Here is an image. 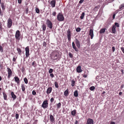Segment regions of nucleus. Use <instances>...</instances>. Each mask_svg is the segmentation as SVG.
Wrapping results in <instances>:
<instances>
[{"instance_id": "obj_35", "label": "nucleus", "mask_w": 124, "mask_h": 124, "mask_svg": "<svg viewBox=\"0 0 124 124\" xmlns=\"http://www.w3.org/2000/svg\"><path fill=\"white\" fill-rule=\"evenodd\" d=\"M81 30V29L79 27L77 28L76 29V31L78 32H79Z\"/></svg>"}, {"instance_id": "obj_57", "label": "nucleus", "mask_w": 124, "mask_h": 124, "mask_svg": "<svg viewBox=\"0 0 124 124\" xmlns=\"http://www.w3.org/2000/svg\"><path fill=\"white\" fill-rule=\"evenodd\" d=\"M122 93L121 92H120L119 93V95H121L122 94Z\"/></svg>"}, {"instance_id": "obj_55", "label": "nucleus", "mask_w": 124, "mask_h": 124, "mask_svg": "<svg viewBox=\"0 0 124 124\" xmlns=\"http://www.w3.org/2000/svg\"><path fill=\"white\" fill-rule=\"evenodd\" d=\"M110 124H115V123L114 122H111L110 123Z\"/></svg>"}, {"instance_id": "obj_31", "label": "nucleus", "mask_w": 124, "mask_h": 124, "mask_svg": "<svg viewBox=\"0 0 124 124\" xmlns=\"http://www.w3.org/2000/svg\"><path fill=\"white\" fill-rule=\"evenodd\" d=\"M1 5V7L2 8L3 10H4L5 9L4 6V3H0Z\"/></svg>"}, {"instance_id": "obj_18", "label": "nucleus", "mask_w": 124, "mask_h": 124, "mask_svg": "<svg viewBox=\"0 0 124 124\" xmlns=\"http://www.w3.org/2000/svg\"><path fill=\"white\" fill-rule=\"evenodd\" d=\"M52 91V88L51 87H48L46 91V93L47 94L50 93Z\"/></svg>"}, {"instance_id": "obj_53", "label": "nucleus", "mask_w": 124, "mask_h": 124, "mask_svg": "<svg viewBox=\"0 0 124 124\" xmlns=\"http://www.w3.org/2000/svg\"><path fill=\"white\" fill-rule=\"evenodd\" d=\"M16 60V58L15 57H14L13 58V61L15 62Z\"/></svg>"}, {"instance_id": "obj_32", "label": "nucleus", "mask_w": 124, "mask_h": 124, "mask_svg": "<svg viewBox=\"0 0 124 124\" xmlns=\"http://www.w3.org/2000/svg\"><path fill=\"white\" fill-rule=\"evenodd\" d=\"M71 85L72 86H74L75 85V82L74 80H72L71 81Z\"/></svg>"}, {"instance_id": "obj_3", "label": "nucleus", "mask_w": 124, "mask_h": 124, "mask_svg": "<svg viewBox=\"0 0 124 124\" xmlns=\"http://www.w3.org/2000/svg\"><path fill=\"white\" fill-rule=\"evenodd\" d=\"M57 19L60 21H62L64 19L63 16L61 13H59L57 16Z\"/></svg>"}, {"instance_id": "obj_10", "label": "nucleus", "mask_w": 124, "mask_h": 124, "mask_svg": "<svg viewBox=\"0 0 124 124\" xmlns=\"http://www.w3.org/2000/svg\"><path fill=\"white\" fill-rule=\"evenodd\" d=\"M93 120L91 119L88 118L87 120L86 124H93Z\"/></svg>"}, {"instance_id": "obj_11", "label": "nucleus", "mask_w": 124, "mask_h": 124, "mask_svg": "<svg viewBox=\"0 0 124 124\" xmlns=\"http://www.w3.org/2000/svg\"><path fill=\"white\" fill-rule=\"evenodd\" d=\"M7 69L8 72V78H9L12 75V72L10 69L9 68H8Z\"/></svg>"}, {"instance_id": "obj_15", "label": "nucleus", "mask_w": 124, "mask_h": 124, "mask_svg": "<svg viewBox=\"0 0 124 124\" xmlns=\"http://www.w3.org/2000/svg\"><path fill=\"white\" fill-rule=\"evenodd\" d=\"M50 121L51 122L53 123L54 122V118L52 115H50Z\"/></svg>"}, {"instance_id": "obj_26", "label": "nucleus", "mask_w": 124, "mask_h": 124, "mask_svg": "<svg viewBox=\"0 0 124 124\" xmlns=\"http://www.w3.org/2000/svg\"><path fill=\"white\" fill-rule=\"evenodd\" d=\"M42 30L43 31H45L46 29V25L44 24H43L42 25Z\"/></svg>"}, {"instance_id": "obj_28", "label": "nucleus", "mask_w": 124, "mask_h": 124, "mask_svg": "<svg viewBox=\"0 0 124 124\" xmlns=\"http://www.w3.org/2000/svg\"><path fill=\"white\" fill-rule=\"evenodd\" d=\"M76 113V111L75 110H74L72 111L71 112V114L73 116H75Z\"/></svg>"}, {"instance_id": "obj_62", "label": "nucleus", "mask_w": 124, "mask_h": 124, "mask_svg": "<svg viewBox=\"0 0 124 124\" xmlns=\"http://www.w3.org/2000/svg\"><path fill=\"white\" fill-rule=\"evenodd\" d=\"M1 89V88H0V90Z\"/></svg>"}, {"instance_id": "obj_46", "label": "nucleus", "mask_w": 124, "mask_h": 124, "mask_svg": "<svg viewBox=\"0 0 124 124\" xmlns=\"http://www.w3.org/2000/svg\"><path fill=\"white\" fill-rule=\"evenodd\" d=\"M54 101V99L53 98H51L50 100V101L52 103Z\"/></svg>"}, {"instance_id": "obj_24", "label": "nucleus", "mask_w": 124, "mask_h": 124, "mask_svg": "<svg viewBox=\"0 0 124 124\" xmlns=\"http://www.w3.org/2000/svg\"><path fill=\"white\" fill-rule=\"evenodd\" d=\"M74 96L75 97H77L78 96V91L77 90H76L74 93Z\"/></svg>"}, {"instance_id": "obj_52", "label": "nucleus", "mask_w": 124, "mask_h": 124, "mask_svg": "<svg viewBox=\"0 0 124 124\" xmlns=\"http://www.w3.org/2000/svg\"><path fill=\"white\" fill-rule=\"evenodd\" d=\"M18 3L19 4H21L22 2V0H18Z\"/></svg>"}, {"instance_id": "obj_38", "label": "nucleus", "mask_w": 124, "mask_h": 124, "mask_svg": "<svg viewBox=\"0 0 124 124\" xmlns=\"http://www.w3.org/2000/svg\"><path fill=\"white\" fill-rule=\"evenodd\" d=\"M35 10L36 12L37 13H39V10L38 8H36L35 9Z\"/></svg>"}, {"instance_id": "obj_44", "label": "nucleus", "mask_w": 124, "mask_h": 124, "mask_svg": "<svg viewBox=\"0 0 124 124\" xmlns=\"http://www.w3.org/2000/svg\"><path fill=\"white\" fill-rule=\"evenodd\" d=\"M32 93L33 95H35L36 94V93L35 91L34 90H33L32 91Z\"/></svg>"}, {"instance_id": "obj_33", "label": "nucleus", "mask_w": 124, "mask_h": 124, "mask_svg": "<svg viewBox=\"0 0 124 124\" xmlns=\"http://www.w3.org/2000/svg\"><path fill=\"white\" fill-rule=\"evenodd\" d=\"M54 85H55V87L56 88H58L59 87V85H58V83H57V82H55Z\"/></svg>"}, {"instance_id": "obj_42", "label": "nucleus", "mask_w": 124, "mask_h": 124, "mask_svg": "<svg viewBox=\"0 0 124 124\" xmlns=\"http://www.w3.org/2000/svg\"><path fill=\"white\" fill-rule=\"evenodd\" d=\"M53 71V70L52 69H50L49 71V72L50 73H51Z\"/></svg>"}, {"instance_id": "obj_22", "label": "nucleus", "mask_w": 124, "mask_h": 124, "mask_svg": "<svg viewBox=\"0 0 124 124\" xmlns=\"http://www.w3.org/2000/svg\"><path fill=\"white\" fill-rule=\"evenodd\" d=\"M119 8L120 9L122 10L124 8V3L121 5L119 6Z\"/></svg>"}, {"instance_id": "obj_63", "label": "nucleus", "mask_w": 124, "mask_h": 124, "mask_svg": "<svg viewBox=\"0 0 124 124\" xmlns=\"http://www.w3.org/2000/svg\"><path fill=\"white\" fill-rule=\"evenodd\" d=\"M112 1H113L114 0H111Z\"/></svg>"}, {"instance_id": "obj_5", "label": "nucleus", "mask_w": 124, "mask_h": 124, "mask_svg": "<svg viewBox=\"0 0 124 124\" xmlns=\"http://www.w3.org/2000/svg\"><path fill=\"white\" fill-rule=\"evenodd\" d=\"M59 57V53L57 52L54 53V55L52 57V58H53L54 60L57 59Z\"/></svg>"}, {"instance_id": "obj_56", "label": "nucleus", "mask_w": 124, "mask_h": 124, "mask_svg": "<svg viewBox=\"0 0 124 124\" xmlns=\"http://www.w3.org/2000/svg\"><path fill=\"white\" fill-rule=\"evenodd\" d=\"M78 123V121L77 120H76L75 122V124H77Z\"/></svg>"}, {"instance_id": "obj_25", "label": "nucleus", "mask_w": 124, "mask_h": 124, "mask_svg": "<svg viewBox=\"0 0 124 124\" xmlns=\"http://www.w3.org/2000/svg\"><path fill=\"white\" fill-rule=\"evenodd\" d=\"M21 88L23 91H24L25 90V86L23 84H22L21 85Z\"/></svg>"}, {"instance_id": "obj_21", "label": "nucleus", "mask_w": 124, "mask_h": 124, "mask_svg": "<svg viewBox=\"0 0 124 124\" xmlns=\"http://www.w3.org/2000/svg\"><path fill=\"white\" fill-rule=\"evenodd\" d=\"M106 29L105 28H103L101 29L100 30V33H104L105 30Z\"/></svg>"}, {"instance_id": "obj_39", "label": "nucleus", "mask_w": 124, "mask_h": 124, "mask_svg": "<svg viewBox=\"0 0 124 124\" xmlns=\"http://www.w3.org/2000/svg\"><path fill=\"white\" fill-rule=\"evenodd\" d=\"M114 25H115L117 27H119V24L116 22L115 23Z\"/></svg>"}, {"instance_id": "obj_41", "label": "nucleus", "mask_w": 124, "mask_h": 124, "mask_svg": "<svg viewBox=\"0 0 124 124\" xmlns=\"http://www.w3.org/2000/svg\"><path fill=\"white\" fill-rule=\"evenodd\" d=\"M17 51L19 53H20L21 52V51L20 49V48H18L17 49Z\"/></svg>"}, {"instance_id": "obj_47", "label": "nucleus", "mask_w": 124, "mask_h": 124, "mask_svg": "<svg viewBox=\"0 0 124 124\" xmlns=\"http://www.w3.org/2000/svg\"><path fill=\"white\" fill-rule=\"evenodd\" d=\"M115 47L114 46H113L112 47V50L113 52H114L115 50Z\"/></svg>"}, {"instance_id": "obj_9", "label": "nucleus", "mask_w": 124, "mask_h": 124, "mask_svg": "<svg viewBox=\"0 0 124 124\" xmlns=\"http://www.w3.org/2000/svg\"><path fill=\"white\" fill-rule=\"evenodd\" d=\"M75 43L76 46L78 48H79L80 47V42L77 39H75Z\"/></svg>"}, {"instance_id": "obj_2", "label": "nucleus", "mask_w": 124, "mask_h": 124, "mask_svg": "<svg viewBox=\"0 0 124 124\" xmlns=\"http://www.w3.org/2000/svg\"><path fill=\"white\" fill-rule=\"evenodd\" d=\"M48 101L47 100H46L43 101L42 104V107L44 108L45 109L48 107Z\"/></svg>"}, {"instance_id": "obj_49", "label": "nucleus", "mask_w": 124, "mask_h": 124, "mask_svg": "<svg viewBox=\"0 0 124 124\" xmlns=\"http://www.w3.org/2000/svg\"><path fill=\"white\" fill-rule=\"evenodd\" d=\"M50 76L52 78H53L54 77L53 74L51 73L50 74Z\"/></svg>"}, {"instance_id": "obj_19", "label": "nucleus", "mask_w": 124, "mask_h": 124, "mask_svg": "<svg viewBox=\"0 0 124 124\" xmlns=\"http://www.w3.org/2000/svg\"><path fill=\"white\" fill-rule=\"evenodd\" d=\"M15 81L17 82V84H19V79L17 77H14Z\"/></svg>"}, {"instance_id": "obj_58", "label": "nucleus", "mask_w": 124, "mask_h": 124, "mask_svg": "<svg viewBox=\"0 0 124 124\" xmlns=\"http://www.w3.org/2000/svg\"><path fill=\"white\" fill-rule=\"evenodd\" d=\"M83 77L84 78H86L87 77V76L86 75H84V76H83Z\"/></svg>"}, {"instance_id": "obj_6", "label": "nucleus", "mask_w": 124, "mask_h": 124, "mask_svg": "<svg viewBox=\"0 0 124 124\" xmlns=\"http://www.w3.org/2000/svg\"><path fill=\"white\" fill-rule=\"evenodd\" d=\"M20 31L18 30L17 31L15 34V38L16 39H17L19 40L20 39Z\"/></svg>"}, {"instance_id": "obj_1", "label": "nucleus", "mask_w": 124, "mask_h": 124, "mask_svg": "<svg viewBox=\"0 0 124 124\" xmlns=\"http://www.w3.org/2000/svg\"><path fill=\"white\" fill-rule=\"evenodd\" d=\"M46 24L47 27L50 29L53 28V24L48 19H47L46 21Z\"/></svg>"}, {"instance_id": "obj_7", "label": "nucleus", "mask_w": 124, "mask_h": 124, "mask_svg": "<svg viewBox=\"0 0 124 124\" xmlns=\"http://www.w3.org/2000/svg\"><path fill=\"white\" fill-rule=\"evenodd\" d=\"M67 36L68 40L69 41H70L71 40V33L70 30L69 29L67 31Z\"/></svg>"}, {"instance_id": "obj_4", "label": "nucleus", "mask_w": 124, "mask_h": 124, "mask_svg": "<svg viewBox=\"0 0 124 124\" xmlns=\"http://www.w3.org/2000/svg\"><path fill=\"white\" fill-rule=\"evenodd\" d=\"M12 19L9 18L8 19L7 21V25L8 28H10L12 25Z\"/></svg>"}, {"instance_id": "obj_54", "label": "nucleus", "mask_w": 124, "mask_h": 124, "mask_svg": "<svg viewBox=\"0 0 124 124\" xmlns=\"http://www.w3.org/2000/svg\"><path fill=\"white\" fill-rule=\"evenodd\" d=\"M116 14H114L113 16V19H114L115 18V16Z\"/></svg>"}, {"instance_id": "obj_23", "label": "nucleus", "mask_w": 124, "mask_h": 124, "mask_svg": "<svg viewBox=\"0 0 124 124\" xmlns=\"http://www.w3.org/2000/svg\"><path fill=\"white\" fill-rule=\"evenodd\" d=\"M69 93V90L67 89L65 91L64 93V95L65 96H67L68 94Z\"/></svg>"}, {"instance_id": "obj_34", "label": "nucleus", "mask_w": 124, "mask_h": 124, "mask_svg": "<svg viewBox=\"0 0 124 124\" xmlns=\"http://www.w3.org/2000/svg\"><path fill=\"white\" fill-rule=\"evenodd\" d=\"M61 106V103H59L58 104H57V108H60Z\"/></svg>"}, {"instance_id": "obj_12", "label": "nucleus", "mask_w": 124, "mask_h": 124, "mask_svg": "<svg viewBox=\"0 0 124 124\" xmlns=\"http://www.w3.org/2000/svg\"><path fill=\"white\" fill-rule=\"evenodd\" d=\"M89 35L91 36V39H92L93 37V31L92 29H91L90 30Z\"/></svg>"}, {"instance_id": "obj_27", "label": "nucleus", "mask_w": 124, "mask_h": 124, "mask_svg": "<svg viewBox=\"0 0 124 124\" xmlns=\"http://www.w3.org/2000/svg\"><path fill=\"white\" fill-rule=\"evenodd\" d=\"M32 65L34 67H36V66L37 64H36L35 61H34L32 62Z\"/></svg>"}, {"instance_id": "obj_20", "label": "nucleus", "mask_w": 124, "mask_h": 124, "mask_svg": "<svg viewBox=\"0 0 124 124\" xmlns=\"http://www.w3.org/2000/svg\"><path fill=\"white\" fill-rule=\"evenodd\" d=\"M11 94L12 98H13V100H14L16 98V96L14 94V93L13 92H11Z\"/></svg>"}, {"instance_id": "obj_37", "label": "nucleus", "mask_w": 124, "mask_h": 124, "mask_svg": "<svg viewBox=\"0 0 124 124\" xmlns=\"http://www.w3.org/2000/svg\"><path fill=\"white\" fill-rule=\"evenodd\" d=\"M89 89L93 91L95 89V88L94 86H92L90 87Z\"/></svg>"}, {"instance_id": "obj_51", "label": "nucleus", "mask_w": 124, "mask_h": 124, "mask_svg": "<svg viewBox=\"0 0 124 124\" xmlns=\"http://www.w3.org/2000/svg\"><path fill=\"white\" fill-rule=\"evenodd\" d=\"M84 0H80L79 2V3H82L84 1Z\"/></svg>"}, {"instance_id": "obj_36", "label": "nucleus", "mask_w": 124, "mask_h": 124, "mask_svg": "<svg viewBox=\"0 0 124 124\" xmlns=\"http://www.w3.org/2000/svg\"><path fill=\"white\" fill-rule=\"evenodd\" d=\"M24 81L25 83L26 84H27L28 83L27 79L26 78H25L24 79Z\"/></svg>"}, {"instance_id": "obj_48", "label": "nucleus", "mask_w": 124, "mask_h": 124, "mask_svg": "<svg viewBox=\"0 0 124 124\" xmlns=\"http://www.w3.org/2000/svg\"><path fill=\"white\" fill-rule=\"evenodd\" d=\"M121 49L123 53L124 54V48L123 47H121Z\"/></svg>"}, {"instance_id": "obj_30", "label": "nucleus", "mask_w": 124, "mask_h": 124, "mask_svg": "<svg viewBox=\"0 0 124 124\" xmlns=\"http://www.w3.org/2000/svg\"><path fill=\"white\" fill-rule=\"evenodd\" d=\"M84 15H85L84 12L82 13V14L81 16L80 17V19H83L84 18Z\"/></svg>"}, {"instance_id": "obj_17", "label": "nucleus", "mask_w": 124, "mask_h": 124, "mask_svg": "<svg viewBox=\"0 0 124 124\" xmlns=\"http://www.w3.org/2000/svg\"><path fill=\"white\" fill-rule=\"evenodd\" d=\"M72 46L73 48L76 51H78V49L77 48L76 46L75 45V44L74 42H73L72 43Z\"/></svg>"}, {"instance_id": "obj_29", "label": "nucleus", "mask_w": 124, "mask_h": 124, "mask_svg": "<svg viewBox=\"0 0 124 124\" xmlns=\"http://www.w3.org/2000/svg\"><path fill=\"white\" fill-rule=\"evenodd\" d=\"M3 95L4 99L5 100H6L7 99V95L5 93H3Z\"/></svg>"}, {"instance_id": "obj_8", "label": "nucleus", "mask_w": 124, "mask_h": 124, "mask_svg": "<svg viewBox=\"0 0 124 124\" xmlns=\"http://www.w3.org/2000/svg\"><path fill=\"white\" fill-rule=\"evenodd\" d=\"M26 51L25 55L26 57H27L29 55V46H27L25 48Z\"/></svg>"}, {"instance_id": "obj_61", "label": "nucleus", "mask_w": 124, "mask_h": 124, "mask_svg": "<svg viewBox=\"0 0 124 124\" xmlns=\"http://www.w3.org/2000/svg\"><path fill=\"white\" fill-rule=\"evenodd\" d=\"M1 0H0V3H1Z\"/></svg>"}, {"instance_id": "obj_59", "label": "nucleus", "mask_w": 124, "mask_h": 124, "mask_svg": "<svg viewBox=\"0 0 124 124\" xmlns=\"http://www.w3.org/2000/svg\"><path fill=\"white\" fill-rule=\"evenodd\" d=\"M2 78L0 76V81L2 80Z\"/></svg>"}, {"instance_id": "obj_13", "label": "nucleus", "mask_w": 124, "mask_h": 124, "mask_svg": "<svg viewBox=\"0 0 124 124\" xmlns=\"http://www.w3.org/2000/svg\"><path fill=\"white\" fill-rule=\"evenodd\" d=\"M50 4L52 7H54L55 4V1L54 0H53L51 1Z\"/></svg>"}, {"instance_id": "obj_43", "label": "nucleus", "mask_w": 124, "mask_h": 124, "mask_svg": "<svg viewBox=\"0 0 124 124\" xmlns=\"http://www.w3.org/2000/svg\"><path fill=\"white\" fill-rule=\"evenodd\" d=\"M69 56L70 57V58H72L73 57V55L72 54H71V53H69Z\"/></svg>"}, {"instance_id": "obj_14", "label": "nucleus", "mask_w": 124, "mask_h": 124, "mask_svg": "<svg viewBox=\"0 0 124 124\" xmlns=\"http://www.w3.org/2000/svg\"><path fill=\"white\" fill-rule=\"evenodd\" d=\"M116 26H115V25H113V26L112 29V33L114 34L116 32Z\"/></svg>"}, {"instance_id": "obj_40", "label": "nucleus", "mask_w": 124, "mask_h": 124, "mask_svg": "<svg viewBox=\"0 0 124 124\" xmlns=\"http://www.w3.org/2000/svg\"><path fill=\"white\" fill-rule=\"evenodd\" d=\"M3 51V49L2 47L1 46H0V51L1 52H2Z\"/></svg>"}, {"instance_id": "obj_16", "label": "nucleus", "mask_w": 124, "mask_h": 124, "mask_svg": "<svg viewBox=\"0 0 124 124\" xmlns=\"http://www.w3.org/2000/svg\"><path fill=\"white\" fill-rule=\"evenodd\" d=\"M77 72L78 73H80L81 72L82 70L81 69V67L80 66H78L77 69Z\"/></svg>"}, {"instance_id": "obj_50", "label": "nucleus", "mask_w": 124, "mask_h": 124, "mask_svg": "<svg viewBox=\"0 0 124 124\" xmlns=\"http://www.w3.org/2000/svg\"><path fill=\"white\" fill-rule=\"evenodd\" d=\"M56 13L55 12H53L52 15L54 16H56Z\"/></svg>"}, {"instance_id": "obj_45", "label": "nucleus", "mask_w": 124, "mask_h": 124, "mask_svg": "<svg viewBox=\"0 0 124 124\" xmlns=\"http://www.w3.org/2000/svg\"><path fill=\"white\" fill-rule=\"evenodd\" d=\"M19 117V115L18 114H17L16 115V119H18Z\"/></svg>"}, {"instance_id": "obj_60", "label": "nucleus", "mask_w": 124, "mask_h": 124, "mask_svg": "<svg viewBox=\"0 0 124 124\" xmlns=\"http://www.w3.org/2000/svg\"><path fill=\"white\" fill-rule=\"evenodd\" d=\"M105 93V92L104 91V92H103L102 93H103V94H104V93Z\"/></svg>"}]
</instances>
